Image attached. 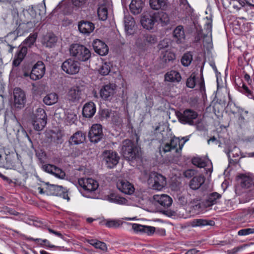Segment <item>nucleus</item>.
Returning <instances> with one entry per match:
<instances>
[{
    "label": "nucleus",
    "mask_w": 254,
    "mask_h": 254,
    "mask_svg": "<svg viewBox=\"0 0 254 254\" xmlns=\"http://www.w3.org/2000/svg\"><path fill=\"white\" fill-rule=\"evenodd\" d=\"M139 150L133 141L126 139L122 142L121 153L126 159L132 161L139 157Z\"/></svg>",
    "instance_id": "nucleus-1"
},
{
    "label": "nucleus",
    "mask_w": 254,
    "mask_h": 254,
    "mask_svg": "<svg viewBox=\"0 0 254 254\" xmlns=\"http://www.w3.org/2000/svg\"><path fill=\"white\" fill-rule=\"evenodd\" d=\"M69 53L76 60L80 62H87L91 58L90 50L82 45L72 44L69 48Z\"/></svg>",
    "instance_id": "nucleus-2"
},
{
    "label": "nucleus",
    "mask_w": 254,
    "mask_h": 254,
    "mask_svg": "<svg viewBox=\"0 0 254 254\" xmlns=\"http://www.w3.org/2000/svg\"><path fill=\"white\" fill-rule=\"evenodd\" d=\"M150 186L156 190H161L166 184V178L156 172L151 173L148 180Z\"/></svg>",
    "instance_id": "nucleus-3"
},
{
    "label": "nucleus",
    "mask_w": 254,
    "mask_h": 254,
    "mask_svg": "<svg viewBox=\"0 0 254 254\" xmlns=\"http://www.w3.org/2000/svg\"><path fill=\"white\" fill-rule=\"evenodd\" d=\"M77 183L81 188L80 191H82V189L87 193L95 191L99 187L98 182L91 178H80Z\"/></svg>",
    "instance_id": "nucleus-4"
},
{
    "label": "nucleus",
    "mask_w": 254,
    "mask_h": 254,
    "mask_svg": "<svg viewBox=\"0 0 254 254\" xmlns=\"http://www.w3.org/2000/svg\"><path fill=\"white\" fill-rule=\"evenodd\" d=\"M140 23L144 28L148 30L153 29L157 23L155 12L150 11L144 13L141 17Z\"/></svg>",
    "instance_id": "nucleus-5"
},
{
    "label": "nucleus",
    "mask_w": 254,
    "mask_h": 254,
    "mask_svg": "<svg viewBox=\"0 0 254 254\" xmlns=\"http://www.w3.org/2000/svg\"><path fill=\"white\" fill-rule=\"evenodd\" d=\"M103 160L109 168L115 167L119 162V157L115 151L113 150H105L102 153Z\"/></svg>",
    "instance_id": "nucleus-6"
},
{
    "label": "nucleus",
    "mask_w": 254,
    "mask_h": 254,
    "mask_svg": "<svg viewBox=\"0 0 254 254\" xmlns=\"http://www.w3.org/2000/svg\"><path fill=\"white\" fill-rule=\"evenodd\" d=\"M85 88L84 86H74L71 88L68 92L69 100L75 102L83 99L85 97Z\"/></svg>",
    "instance_id": "nucleus-7"
},
{
    "label": "nucleus",
    "mask_w": 254,
    "mask_h": 254,
    "mask_svg": "<svg viewBox=\"0 0 254 254\" xmlns=\"http://www.w3.org/2000/svg\"><path fill=\"white\" fill-rule=\"evenodd\" d=\"M80 64L77 61L69 58L65 60L62 65V69L68 74H75L80 70Z\"/></svg>",
    "instance_id": "nucleus-8"
},
{
    "label": "nucleus",
    "mask_w": 254,
    "mask_h": 254,
    "mask_svg": "<svg viewBox=\"0 0 254 254\" xmlns=\"http://www.w3.org/2000/svg\"><path fill=\"white\" fill-rule=\"evenodd\" d=\"M183 146V144H180V140L177 137L171 139L170 143L163 144L160 147V151L166 153L174 150L176 153H180Z\"/></svg>",
    "instance_id": "nucleus-9"
},
{
    "label": "nucleus",
    "mask_w": 254,
    "mask_h": 254,
    "mask_svg": "<svg viewBox=\"0 0 254 254\" xmlns=\"http://www.w3.org/2000/svg\"><path fill=\"white\" fill-rule=\"evenodd\" d=\"M198 116V114L190 109H186L183 113H181L178 116L179 121L184 124H189L193 125V120L196 119Z\"/></svg>",
    "instance_id": "nucleus-10"
},
{
    "label": "nucleus",
    "mask_w": 254,
    "mask_h": 254,
    "mask_svg": "<svg viewBox=\"0 0 254 254\" xmlns=\"http://www.w3.org/2000/svg\"><path fill=\"white\" fill-rule=\"evenodd\" d=\"M45 73V66L41 61H38L33 66L30 72V78L33 80L42 78Z\"/></svg>",
    "instance_id": "nucleus-11"
},
{
    "label": "nucleus",
    "mask_w": 254,
    "mask_h": 254,
    "mask_svg": "<svg viewBox=\"0 0 254 254\" xmlns=\"http://www.w3.org/2000/svg\"><path fill=\"white\" fill-rule=\"evenodd\" d=\"M102 127L100 124L93 125L88 133V137L91 142L97 143L103 137Z\"/></svg>",
    "instance_id": "nucleus-12"
},
{
    "label": "nucleus",
    "mask_w": 254,
    "mask_h": 254,
    "mask_svg": "<svg viewBox=\"0 0 254 254\" xmlns=\"http://www.w3.org/2000/svg\"><path fill=\"white\" fill-rule=\"evenodd\" d=\"M14 105L16 108H22L26 102L24 92L20 88H16L13 90Z\"/></svg>",
    "instance_id": "nucleus-13"
},
{
    "label": "nucleus",
    "mask_w": 254,
    "mask_h": 254,
    "mask_svg": "<svg viewBox=\"0 0 254 254\" xmlns=\"http://www.w3.org/2000/svg\"><path fill=\"white\" fill-rule=\"evenodd\" d=\"M116 86L114 83H109L103 86L100 91L101 97L105 100L110 99L115 93Z\"/></svg>",
    "instance_id": "nucleus-14"
},
{
    "label": "nucleus",
    "mask_w": 254,
    "mask_h": 254,
    "mask_svg": "<svg viewBox=\"0 0 254 254\" xmlns=\"http://www.w3.org/2000/svg\"><path fill=\"white\" fill-rule=\"evenodd\" d=\"M153 198L156 204H158L164 208L170 206L173 201L169 195L165 194L154 195Z\"/></svg>",
    "instance_id": "nucleus-15"
},
{
    "label": "nucleus",
    "mask_w": 254,
    "mask_h": 254,
    "mask_svg": "<svg viewBox=\"0 0 254 254\" xmlns=\"http://www.w3.org/2000/svg\"><path fill=\"white\" fill-rule=\"evenodd\" d=\"M117 188L123 193L131 194L134 192L133 186L125 180H119L117 183Z\"/></svg>",
    "instance_id": "nucleus-16"
},
{
    "label": "nucleus",
    "mask_w": 254,
    "mask_h": 254,
    "mask_svg": "<svg viewBox=\"0 0 254 254\" xmlns=\"http://www.w3.org/2000/svg\"><path fill=\"white\" fill-rule=\"evenodd\" d=\"M27 53V48L24 46H19L14 55L12 64L18 66L24 59Z\"/></svg>",
    "instance_id": "nucleus-17"
},
{
    "label": "nucleus",
    "mask_w": 254,
    "mask_h": 254,
    "mask_svg": "<svg viewBox=\"0 0 254 254\" xmlns=\"http://www.w3.org/2000/svg\"><path fill=\"white\" fill-rule=\"evenodd\" d=\"M92 46L95 52L101 56H105L108 53L109 49L107 45L100 40H94Z\"/></svg>",
    "instance_id": "nucleus-18"
},
{
    "label": "nucleus",
    "mask_w": 254,
    "mask_h": 254,
    "mask_svg": "<svg viewBox=\"0 0 254 254\" xmlns=\"http://www.w3.org/2000/svg\"><path fill=\"white\" fill-rule=\"evenodd\" d=\"M131 226L134 232L146 234L148 235L153 234L155 231V228L152 226L142 225L136 223H133Z\"/></svg>",
    "instance_id": "nucleus-19"
},
{
    "label": "nucleus",
    "mask_w": 254,
    "mask_h": 254,
    "mask_svg": "<svg viewBox=\"0 0 254 254\" xmlns=\"http://www.w3.org/2000/svg\"><path fill=\"white\" fill-rule=\"evenodd\" d=\"M78 28L81 33L89 35L93 31L95 26L91 22L82 20L78 23Z\"/></svg>",
    "instance_id": "nucleus-20"
},
{
    "label": "nucleus",
    "mask_w": 254,
    "mask_h": 254,
    "mask_svg": "<svg viewBox=\"0 0 254 254\" xmlns=\"http://www.w3.org/2000/svg\"><path fill=\"white\" fill-rule=\"evenodd\" d=\"M86 139V134L82 131H77L75 132L69 139L70 145H78L84 142Z\"/></svg>",
    "instance_id": "nucleus-21"
},
{
    "label": "nucleus",
    "mask_w": 254,
    "mask_h": 254,
    "mask_svg": "<svg viewBox=\"0 0 254 254\" xmlns=\"http://www.w3.org/2000/svg\"><path fill=\"white\" fill-rule=\"evenodd\" d=\"M144 5V3L142 0H132L129 5L130 12L134 15L140 14Z\"/></svg>",
    "instance_id": "nucleus-22"
},
{
    "label": "nucleus",
    "mask_w": 254,
    "mask_h": 254,
    "mask_svg": "<svg viewBox=\"0 0 254 254\" xmlns=\"http://www.w3.org/2000/svg\"><path fill=\"white\" fill-rule=\"evenodd\" d=\"M96 112V107L94 103L89 102L84 105L82 109L83 117L87 118L92 117Z\"/></svg>",
    "instance_id": "nucleus-23"
},
{
    "label": "nucleus",
    "mask_w": 254,
    "mask_h": 254,
    "mask_svg": "<svg viewBox=\"0 0 254 254\" xmlns=\"http://www.w3.org/2000/svg\"><path fill=\"white\" fill-rule=\"evenodd\" d=\"M205 180V178L202 175L194 177L190 182V187L193 190H197L202 186Z\"/></svg>",
    "instance_id": "nucleus-24"
},
{
    "label": "nucleus",
    "mask_w": 254,
    "mask_h": 254,
    "mask_svg": "<svg viewBox=\"0 0 254 254\" xmlns=\"http://www.w3.org/2000/svg\"><path fill=\"white\" fill-rule=\"evenodd\" d=\"M57 40V37L54 34L49 33L44 36L42 43L46 47L52 48L55 46Z\"/></svg>",
    "instance_id": "nucleus-25"
},
{
    "label": "nucleus",
    "mask_w": 254,
    "mask_h": 254,
    "mask_svg": "<svg viewBox=\"0 0 254 254\" xmlns=\"http://www.w3.org/2000/svg\"><path fill=\"white\" fill-rule=\"evenodd\" d=\"M239 179L242 188L248 189L253 186L254 178L252 176L246 174H241L239 176Z\"/></svg>",
    "instance_id": "nucleus-26"
},
{
    "label": "nucleus",
    "mask_w": 254,
    "mask_h": 254,
    "mask_svg": "<svg viewBox=\"0 0 254 254\" xmlns=\"http://www.w3.org/2000/svg\"><path fill=\"white\" fill-rule=\"evenodd\" d=\"M156 22L162 26H166L170 23L169 15L164 12H155Z\"/></svg>",
    "instance_id": "nucleus-27"
},
{
    "label": "nucleus",
    "mask_w": 254,
    "mask_h": 254,
    "mask_svg": "<svg viewBox=\"0 0 254 254\" xmlns=\"http://www.w3.org/2000/svg\"><path fill=\"white\" fill-rule=\"evenodd\" d=\"M221 197V195L214 192L209 194L205 201V205L207 207L212 206L218 203L219 199Z\"/></svg>",
    "instance_id": "nucleus-28"
},
{
    "label": "nucleus",
    "mask_w": 254,
    "mask_h": 254,
    "mask_svg": "<svg viewBox=\"0 0 254 254\" xmlns=\"http://www.w3.org/2000/svg\"><path fill=\"white\" fill-rule=\"evenodd\" d=\"M173 36L176 39L177 43H183L185 38V34L183 26L182 25H179L176 27L173 31Z\"/></svg>",
    "instance_id": "nucleus-29"
},
{
    "label": "nucleus",
    "mask_w": 254,
    "mask_h": 254,
    "mask_svg": "<svg viewBox=\"0 0 254 254\" xmlns=\"http://www.w3.org/2000/svg\"><path fill=\"white\" fill-rule=\"evenodd\" d=\"M150 7L154 10H165L167 8V0H149Z\"/></svg>",
    "instance_id": "nucleus-30"
},
{
    "label": "nucleus",
    "mask_w": 254,
    "mask_h": 254,
    "mask_svg": "<svg viewBox=\"0 0 254 254\" xmlns=\"http://www.w3.org/2000/svg\"><path fill=\"white\" fill-rule=\"evenodd\" d=\"M31 120H42L47 121V116L45 110L41 108H38L32 113L30 116Z\"/></svg>",
    "instance_id": "nucleus-31"
},
{
    "label": "nucleus",
    "mask_w": 254,
    "mask_h": 254,
    "mask_svg": "<svg viewBox=\"0 0 254 254\" xmlns=\"http://www.w3.org/2000/svg\"><path fill=\"white\" fill-rule=\"evenodd\" d=\"M181 79L180 73L175 70H171L165 75V79L167 81L179 82Z\"/></svg>",
    "instance_id": "nucleus-32"
},
{
    "label": "nucleus",
    "mask_w": 254,
    "mask_h": 254,
    "mask_svg": "<svg viewBox=\"0 0 254 254\" xmlns=\"http://www.w3.org/2000/svg\"><path fill=\"white\" fill-rule=\"evenodd\" d=\"M87 242L96 249H99L105 252H107L108 251L107 245L103 242L96 239L87 240Z\"/></svg>",
    "instance_id": "nucleus-33"
},
{
    "label": "nucleus",
    "mask_w": 254,
    "mask_h": 254,
    "mask_svg": "<svg viewBox=\"0 0 254 254\" xmlns=\"http://www.w3.org/2000/svg\"><path fill=\"white\" fill-rule=\"evenodd\" d=\"M58 95L56 93L48 94L43 98V102L47 105L51 106L56 104L58 101Z\"/></svg>",
    "instance_id": "nucleus-34"
},
{
    "label": "nucleus",
    "mask_w": 254,
    "mask_h": 254,
    "mask_svg": "<svg viewBox=\"0 0 254 254\" xmlns=\"http://www.w3.org/2000/svg\"><path fill=\"white\" fill-rule=\"evenodd\" d=\"M215 222L213 220H208L203 219H194L192 222L191 225L193 227H202L205 226H214Z\"/></svg>",
    "instance_id": "nucleus-35"
},
{
    "label": "nucleus",
    "mask_w": 254,
    "mask_h": 254,
    "mask_svg": "<svg viewBox=\"0 0 254 254\" xmlns=\"http://www.w3.org/2000/svg\"><path fill=\"white\" fill-rule=\"evenodd\" d=\"M62 188L63 187L61 186L50 185L48 187L45 191L48 195L57 196L61 194Z\"/></svg>",
    "instance_id": "nucleus-36"
},
{
    "label": "nucleus",
    "mask_w": 254,
    "mask_h": 254,
    "mask_svg": "<svg viewBox=\"0 0 254 254\" xmlns=\"http://www.w3.org/2000/svg\"><path fill=\"white\" fill-rule=\"evenodd\" d=\"M140 39L142 41V45L153 44L157 42V39L155 35L151 34H144L140 36Z\"/></svg>",
    "instance_id": "nucleus-37"
},
{
    "label": "nucleus",
    "mask_w": 254,
    "mask_h": 254,
    "mask_svg": "<svg viewBox=\"0 0 254 254\" xmlns=\"http://www.w3.org/2000/svg\"><path fill=\"white\" fill-rule=\"evenodd\" d=\"M97 13L99 19L103 21L106 20L108 17V8L106 5H100L98 8Z\"/></svg>",
    "instance_id": "nucleus-38"
},
{
    "label": "nucleus",
    "mask_w": 254,
    "mask_h": 254,
    "mask_svg": "<svg viewBox=\"0 0 254 254\" xmlns=\"http://www.w3.org/2000/svg\"><path fill=\"white\" fill-rule=\"evenodd\" d=\"M193 56L190 52L185 53L181 59L182 64L186 67L189 66L192 61Z\"/></svg>",
    "instance_id": "nucleus-39"
},
{
    "label": "nucleus",
    "mask_w": 254,
    "mask_h": 254,
    "mask_svg": "<svg viewBox=\"0 0 254 254\" xmlns=\"http://www.w3.org/2000/svg\"><path fill=\"white\" fill-rule=\"evenodd\" d=\"M23 13L24 16L27 19V22H28L29 21H31L36 15V11L32 5L29 6L28 8L23 10Z\"/></svg>",
    "instance_id": "nucleus-40"
},
{
    "label": "nucleus",
    "mask_w": 254,
    "mask_h": 254,
    "mask_svg": "<svg viewBox=\"0 0 254 254\" xmlns=\"http://www.w3.org/2000/svg\"><path fill=\"white\" fill-rule=\"evenodd\" d=\"M125 28L126 31L132 30L134 26L135 21L133 18L130 15H127L124 17Z\"/></svg>",
    "instance_id": "nucleus-41"
},
{
    "label": "nucleus",
    "mask_w": 254,
    "mask_h": 254,
    "mask_svg": "<svg viewBox=\"0 0 254 254\" xmlns=\"http://www.w3.org/2000/svg\"><path fill=\"white\" fill-rule=\"evenodd\" d=\"M64 120L65 121L69 124L74 123L76 121V115L71 110H67L64 112Z\"/></svg>",
    "instance_id": "nucleus-42"
},
{
    "label": "nucleus",
    "mask_w": 254,
    "mask_h": 254,
    "mask_svg": "<svg viewBox=\"0 0 254 254\" xmlns=\"http://www.w3.org/2000/svg\"><path fill=\"white\" fill-rule=\"evenodd\" d=\"M108 199L109 201L118 204H126L127 203V200L126 198L119 195H111Z\"/></svg>",
    "instance_id": "nucleus-43"
},
{
    "label": "nucleus",
    "mask_w": 254,
    "mask_h": 254,
    "mask_svg": "<svg viewBox=\"0 0 254 254\" xmlns=\"http://www.w3.org/2000/svg\"><path fill=\"white\" fill-rule=\"evenodd\" d=\"M162 54L163 55V60L165 62L172 61L176 59L175 54L169 50L162 51Z\"/></svg>",
    "instance_id": "nucleus-44"
},
{
    "label": "nucleus",
    "mask_w": 254,
    "mask_h": 254,
    "mask_svg": "<svg viewBox=\"0 0 254 254\" xmlns=\"http://www.w3.org/2000/svg\"><path fill=\"white\" fill-rule=\"evenodd\" d=\"M34 128L38 131L42 130L47 124V121L42 120H31Z\"/></svg>",
    "instance_id": "nucleus-45"
},
{
    "label": "nucleus",
    "mask_w": 254,
    "mask_h": 254,
    "mask_svg": "<svg viewBox=\"0 0 254 254\" xmlns=\"http://www.w3.org/2000/svg\"><path fill=\"white\" fill-rule=\"evenodd\" d=\"M240 91L248 98L254 100V94L244 83L242 84V87H240Z\"/></svg>",
    "instance_id": "nucleus-46"
},
{
    "label": "nucleus",
    "mask_w": 254,
    "mask_h": 254,
    "mask_svg": "<svg viewBox=\"0 0 254 254\" xmlns=\"http://www.w3.org/2000/svg\"><path fill=\"white\" fill-rule=\"evenodd\" d=\"M28 240L29 241H35L36 243H37L39 244H40L41 245H43L44 244H45V246L51 248H57L58 247L55 246V245H51L49 241H48L46 239H34L31 237H29L28 238Z\"/></svg>",
    "instance_id": "nucleus-47"
},
{
    "label": "nucleus",
    "mask_w": 254,
    "mask_h": 254,
    "mask_svg": "<svg viewBox=\"0 0 254 254\" xmlns=\"http://www.w3.org/2000/svg\"><path fill=\"white\" fill-rule=\"evenodd\" d=\"M110 66L107 63H104L100 66L98 71L102 75H107L110 72Z\"/></svg>",
    "instance_id": "nucleus-48"
},
{
    "label": "nucleus",
    "mask_w": 254,
    "mask_h": 254,
    "mask_svg": "<svg viewBox=\"0 0 254 254\" xmlns=\"http://www.w3.org/2000/svg\"><path fill=\"white\" fill-rule=\"evenodd\" d=\"M196 85V74L194 72L191 73L190 76L187 79L186 86L188 88H193Z\"/></svg>",
    "instance_id": "nucleus-49"
},
{
    "label": "nucleus",
    "mask_w": 254,
    "mask_h": 254,
    "mask_svg": "<svg viewBox=\"0 0 254 254\" xmlns=\"http://www.w3.org/2000/svg\"><path fill=\"white\" fill-rule=\"evenodd\" d=\"M192 163L199 168H204L206 166L205 161L199 157H194L192 159Z\"/></svg>",
    "instance_id": "nucleus-50"
},
{
    "label": "nucleus",
    "mask_w": 254,
    "mask_h": 254,
    "mask_svg": "<svg viewBox=\"0 0 254 254\" xmlns=\"http://www.w3.org/2000/svg\"><path fill=\"white\" fill-rule=\"evenodd\" d=\"M111 114V110L109 109H101L99 111V114L102 120L108 119Z\"/></svg>",
    "instance_id": "nucleus-51"
},
{
    "label": "nucleus",
    "mask_w": 254,
    "mask_h": 254,
    "mask_svg": "<svg viewBox=\"0 0 254 254\" xmlns=\"http://www.w3.org/2000/svg\"><path fill=\"white\" fill-rule=\"evenodd\" d=\"M121 225V222L119 220H110L106 223V226L109 228H117Z\"/></svg>",
    "instance_id": "nucleus-52"
},
{
    "label": "nucleus",
    "mask_w": 254,
    "mask_h": 254,
    "mask_svg": "<svg viewBox=\"0 0 254 254\" xmlns=\"http://www.w3.org/2000/svg\"><path fill=\"white\" fill-rule=\"evenodd\" d=\"M254 234V228H245L240 230L238 232L239 236H246Z\"/></svg>",
    "instance_id": "nucleus-53"
},
{
    "label": "nucleus",
    "mask_w": 254,
    "mask_h": 254,
    "mask_svg": "<svg viewBox=\"0 0 254 254\" xmlns=\"http://www.w3.org/2000/svg\"><path fill=\"white\" fill-rule=\"evenodd\" d=\"M53 175H54L56 177L61 179H64L65 176L64 172L60 168L57 167H56L55 169H54Z\"/></svg>",
    "instance_id": "nucleus-54"
},
{
    "label": "nucleus",
    "mask_w": 254,
    "mask_h": 254,
    "mask_svg": "<svg viewBox=\"0 0 254 254\" xmlns=\"http://www.w3.org/2000/svg\"><path fill=\"white\" fill-rule=\"evenodd\" d=\"M222 1V3L224 4L225 3H226L227 2H228L230 4H232L233 5V7L235 9L238 10L241 9V6H239V4L236 2V0H221Z\"/></svg>",
    "instance_id": "nucleus-55"
},
{
    "label": "nucleus",
    "mask_w": 254,
    "mask_h": 254,
    "mask_svg": "<svg viewBox=\"0 0 254 254\" xmlns=\"http://www.w3.org/2000/svg\"><path fill=\"white\" fill-rule=\"evenodd\" d=\"M22 0H0V3L9 4L13 6L16 3H19Z\"/></svg>",
    "instance_id": "nucleus-56"
},
{
    "label": "nucleus",
    "mask_w": 254,
    "mask_h": 254,
    "mask_svg": "<svg viewBox=\"0 0 254 254\" xmlns=\"http://www.w3.org/2000/svg\"><path fill=\"white\" fill-rule=\"evenodd\" d=\"M53 141L56 144H61L64 141L63 136L57 134L53 137Z\"/></svg>",
    "instance_id": "nucleus-57"
},
{
    "label": "nucleus",
    "mask_w": 254,
    "mask_h": 254,
    "mask_svg": "<svg viewBox=\"0 0 254 254\" xmlns=\"http://www.w3.org/2000/svg\"><path fill=\"white\" fill-rule=\"evenodd\" d=\"M168 42L167 39H164L160 42L158 44V49L160 50L164 51V49L168 47Z\"/></svg>",
    "instance_id": "nucleus-58"
},
{
    "label": "nucleus",
    "mask_w": 254,
    "mask_h": 254,
    "mask_svg": "<svg viewBox=\"0 0 254 254\" xmlns=\"http://www.w3.org/2000/svg\"><path fill=\"white\" fill-rule=\"evenodd\" d=\"M56 167L53 165L47 164L43 166V169L46 172L53 174Z\"/></svg>",
    "instance_id": "nucleus-59"
},
{
    "label": "nucleus",
    "mask_w": 254,
    "mask_h": 254,
    "mask_svg": "<svg viewBox=\"0 0 254 254\" xmlns=\"http://www.w3.org/2000/svg\"><path fill=\"white\" fill-rule=\"evenodd\" d=\"M36 41V37L34 36H30L28 37L25 40V42L28 46L32 45Z\"/></svg>",
    "instance_id": "nucleus-60"
},
{
    "label": "nucleus",
    "mask_w": 254,
    "mask_h": 254,
    "mask_svg": "<svg viewBox=\"0 0 254 254\" xmlns=\"http://www.w3.org/2000/svg\"><path fill=\"white\" fill-rule=\"evenodd\" d=\"M87 0H72V3L75 6L80 7L83 5Z\"/></svg>",
    "instance_id": "nucleus-61"
},
{
    "label": "nucleus",
    "mask_w": 254,
    "mask_h": 254,
    "mask_svg": "<svg viewBox=\"0 0 254 254\" xmlns=\"http://www.w3.org/2000/svg\"><path fill=\"white\" fill-rule=\"evenodd\" d=\"M199 90L201 92H205V87L204 84V80L203 77V75L202 73H201V81H200L199 84Z\"/></svg>",
    "instance_id": "nucleus-62"
},
{
    "label": "nucleus",
    "mask_w": 254,
    "mask_h": 254,
    "mask_svg": "<svg viewBox=\"0 0 254 254\" xmlns=\"http://www.w3.org/2000/svg\"><path fill=\"white\" fill-rule=\"evenodd\" d=\"M47 230H48L49 233L54 234L56 236L61 238V239H64V236L63 235V234L62 233H60L59 232L55 231L54 230H53L50 228H48Z\"/></svg>",
    "instance_id": "nucleus-63"
},
{
    "label": "nucleus",
    "mask_w": 254,
    "mask_h": 254,
    "mask_svg": "<svg viewBox=\"0 0 254 254\" xmlns=\"http://www.w3.org/2000/svg\"><path fill=\"white\" fill-rule=\"evenodd\" d=\"M195 174V171L191 169L187 170L184 173V175L186 178H190Z\"/></svg>",
    "instance_id": "nucleus-64"
}]
</instances>
